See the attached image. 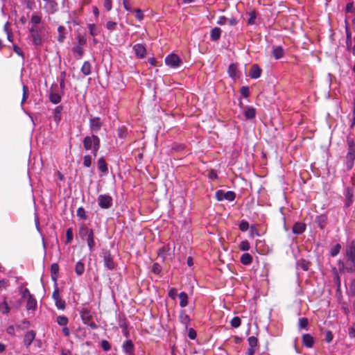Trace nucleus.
I'll use <instances>...</instances> for the list:
<instances>
[{
	"mask_svg": "<svg viewBox=\"0 0 355 355\" xmlns=\"http://www.w3.org/2000/svg\"><path fill=\"white\" fill-rule=\"evenodd\" d=\"M306 230V225L302 223H296L293 227V233L295 234H301Z\"/></svg>",
	"mask_w": 355,
	"mask_h": 355,
	"instance_id": "f3484780",
	"label": "nucleus"
},
{
	"mask_svg": "<svg viewBox=\"0 0 355 355\" xmlns=\"http://www.w3.org/2000/svg\"><path fill=\"white\" fill-rule=\"evenodd\" d=\"M326 218L324 216H320L318 218V225L320 227L321 229L324 228V224H325Z\"/></svg>",
	"mask_w": 355,
	"mask_h": 355,
	"instance_id": "338daca9",
	"label": "nucleus"
},
{
	"mask_svg": "<svg viewBox=\"0 0 355 355\" xmlns=\"http://www.w3.org/2000/svg\"><path fill=\"white\" fill-rule=\"evenodd\" d=\"M239 249L242 251H248L250 250V243L247 240L243 241L240 243Z\"/></svg>",
	"mask_w": 355,
	"mask_h": 355,
	"instance_id": "37998d69",
	"label": "nucleus"
},
{
	"mask_svg": "<svg viewBox=\"0 0 355 355\" xmlns=\"http://www.w3.org/2000/svg\"><path fill=\"white\" fill-rule=\"evenodd\" d=\"M58 41L60 43H62L64 42L66 36H65V28L63 26H60L58 28Z\"/></svg>",
	"mask_w": 355,
	"mask_h": 355,
	"instance_id": "7c9ffc66",
	"label": "nucleus"
},
{
	"mask_svg": "<svg viewBox=\"0 0 355 355\" xmlns=\"http://www.w3.org/2000/svg\"><path fill=\"white\" fill-rule=\"evenodd\" d=\"M62 111V107L61 105L57 106L53 111L54 120L57 122L61 119V112Z\"/></svg>",
	"mask_w": 355,
	"mask_h": 355,
	"instance_id": "f704fd0d",
	"label": "nucleus"
},
{
	"mask_svg": "<svg viewBox=\"0 0 355 355\" xmlns=\"http://www.w3.org/2000/svg\"><path fill=\"white\" fill-rule=\"evenodd\" d=\"M10 311V307L6 300V297H3V300L0 302V313L3 314H8Z\"/></svg>",
	"mask_w": 355,
	"mask_h": 355,
	"instance_id": "aec40b11",
	"label": "nucleus"
},
{
	"mask_svg": "<svg viewBox=\"0 0 355 355\" xmlns=\"http://www.w3.org/2000/svg\"><path fill=\"white\" fill-rule=\"evenodd\" d=\"M42 21V17L39 15L34 13L32 15L30 23L29 24H40Z\"/></svg>",
	"mask_w": 355,
	"mask_h": 355,
	"instance_id": "58836bf2",
	"label": "nucleus"
},
{
	"mask_svg": "<svg viewBox=\"0 0 355 355\" xmlns=\"http://www.w3.org/2000/svg\"><path fill=\"white\" fill-rule=\"evenodd\" d=\"M261 69L257 64H253L249 76L253 79H257L261 76Z\"/></svg>",
	"mask_w": 355,
	"mask_h": 355,
	"instance_id": "2eb2a0df",
	"label": "nucleus"
},
{
	"mask_svg": "<svg viewBox=\"0 0 355 355\" xmlns=\"http://www.w3.org/2000/svg\"><path fill=\"white\" fill-rule=\"evenodd\" d=\"M56 322L58 325L62 326V327H65L67 325V324L69 322V320H68L67 317H66L64 315H59L57 317Z\"/></svg>",
	"mask_w": 355,
	"mask_h": 355,
	"instance_id": "c9c22d12",
	"label": "nucleus"
},
{
	"mask_svg": "<svg viewBox=\"0 0 355 355\" xmlns=\"http://www.w3.org/2000/svg\"><path fill=\"white\" fill-rule=\"evenodd\" d=\"M237 67L234 64H231L228 68V73L231 78H234L236 76Z\"/></svg>",
	"mask_w": 355,
	"mask_h": 355,
	"instance_id": "4c0bfd02",
	"label": "nucleus"
},
{
	"mask_svg": "<svg viewBox=\"0 0 355 355\" xmlns=\"http://www.w3.org/2000/svg\"><path fill=\"white\" fill-rule=\"evenodd\" d=\"M297 265L300 267L303 270H307L309 267V263L304 259H301L297 262Z\"/></svg>",
	"mask_w": 355,
	"mask_h": 355,
	"instance_id": "c03bdc74",
	"label": "nucleus"
},
{
	"mask_svg": "<svg viewBox=\"0 0 355 355\" xmlns=\"http://www.w3.org/2000/svg\"><path fill=\"white\" fill-rule=\"evenodd\" d=\"M103 7L107 11H110L112 10V0H104L103 1Z\"/></svg>",
	"mask_w": 355,
	"mask_h": 355,
	"instance_id": "e2e57ef3",
	"label": "nucleus"
},
{
	"mask_svg": "<svg viewBox=\"0 0 355 355\" xmlns=\"http://www.w3.org/2000/svg\"><path fill=\"white\" fill-rule=\"evenodd\" d=\"M341 249L340 244L338 243L333 246L331 249L330 254L332 257H336L338 254Z\"/></svg>",
	"mask_w": 355,
	"mask_h": 355,
	"instance_id": "ea45409f",
	"label": "nucleus"
},
{
	"mask_svg": "<svg viewBox=\"0 0 355 355\" xmlns=\"http://www.w3.org/2000/svg\"><path fill=\"white\" fill-rule=\"evenodd\" d=\"M272 55L276 60L282 58L284 55V50L281 46H274L272 47Z\"/></svg>",
	"mask_w": 355,
	"mask_h": 355,
	"instance_id": "dca6fc26",
	"label": "nucleus"
},
{
	"mask_svg": "<svg viewBox=\"0 0 355 355\" xmlns=\"http://www.w3.org/2000/svg\"><path fill=\"white\" fill-rule=\"evenodd\" d=\"M179 299H180V306L181 307H185L187 306L188 304V295L186 293L184 292H181L179 295Z\"/></svg>",
	"mask_w": 355,
	"mask_h": 355,
	"instance_id": "a878e982",
	"label": "nucleus"
},
{
	"mask_svg": "<svg viewBox=\"0 0 355 355\" xmlns=\"http://www.w3.org/2000/svg\"><path fill=\"white\" fill-rule=\"evenodd\" d=\"M103 261L105 266L109 270H113L115 268V263L110 252H105L103 254Z\"/></svg>",
	"mask_w": 355,
	"mask_h": 355,
	"instance_id": "9d476101",
	"label": "nucleus"
},
{
	"mask_svg": "<svg viewBox=\"0 0 355 355\" xmlns=\"http://www.w3.org/2000/svg\"><path fill=\"white\" fill-rule=\"evenodd\" d=\"M345 11L346 12L353 13L354 12V3L349 2L347 3L345 7Z\"/></svg>",
	"mask_w": 355,
	"mask_h": 355,
	"instance_id": "680f3d73",
	"label": "nucleus"
},
{
	"mask_svg": "<svg viewBox=\"0 0 355 355\" xmlns=\"http://www.w3.org/2000/svg\"><path fill=\"white\" fill-rule=\"evenodd\" d=\"M58 8V4L55 0L47 1L45 3L44 9L49 14L55 13Z\"/></svg>",
	"mask_w": 355,
	"mask_h": 355,
	"instance_id": "9b49d317",
	"label": "nucleus"
},
{
	"mask_svg": "<svg viewBox=\"0 0 355 355\" xmlns=\"http://www.w3.org/2000/svg\"><path fill=\"white\" fill-rule=\"evenodd\" d=\"M249 19L248 20V24L250 25H253L255 24V19L257 18V14L255 11H252L249 12Z\"/></svg>",
	"mask_w": 355,
	"mask_h": 355,
	"instance_id": "8fccbe9b",
	"label": "nucleus"
},
{
	"mask_svg": "<svg viewBox=\"0 0 355 355\" xmlns=\"http://www.w3.org/2000/svg\"><path fill=\"white\" fill-rule=\"evenodd\" d=\"M101 347L104 351L107 352L111 349V345L107 340H103L101 341Z\"/></svg>",
	"mask_w": 355,
	"mask_h": 355,
	"instance_id": "5fc2aeb1",
	"label": "nucleus"
},
{
	"mask_svg": "<svg viewBox=\"0 0 355 355\" xmlns=\"http://www.w3.org/2000/svg\"><path fill=\"white\" fill-rule=\"evenodd\" d=\"M248 227H249L248 223L245 220H241V222L239 224L240 230L242 232H246L248 230Z\"/></svg>",
	"mask_w": 355,
	"mask_h": 355,
	"instance_id": "603ef678",
	"label": "nucleus"
},
{
	"mask_svg": "<svg viewBox=\"0 0 355 355\" xmlns=\"http://www.w3.org/2000/svg\"><path fill=\"white\" fill-rule=\"evenodd\" d=\"M179 319L180 322L183 324L186 328H187L190 322V318L184 310L180 311Z\"/></svg>",
	"mask_w": 355,
	"mask_h": 355,
	"instance_id": "412c9836",
	"label": "nucleus"
},
{
	"mask_svg": "<svg viewBox=\"0 0 355 355\" xmlns=\"http://www.w3.org/2000/svg\"><path fill=\"white\" fill-rule=\"evenodd\" d=\"M117 24L116 22L112 21H107L105 24L106 28L110 31V32L114 31L116 30Z\"/></svg>",
	"mask_w": 355,
	"mask_h": 355,
	"instance_id": "a18cd8bd",
	"label": "nucleus"
},
{
	"mask_svg": "<svg viewBox=\"0 0 355 355\" xmlns=\"http://www.w3.org/2000/svg\"><path fill=\"white\" fill-rule=\"evenodd\" d=\"M59 271V266L58 263H53L51 266V277L54 282L57 281L58 274Z\"/></svg>",
	"mask_w": 355,
	"mask_h": 355,
	"instance_id": "c85d7f7f",
	"label": "nucleus"
},
{
	"mask_svg": "<svg viewBox=\"0 0 355 355\" xmlns=\"http://www.w3.org/2000/svg\"><path fill=\"white\" fill-rule=\"evenodd\" d=\"M9 286V282L6 279H2L0 280V289H6Z\"/></svg>",
	"mask_w": 355,
	"mask_h": 355,
	"instance_id": "69168bd1",
	"label": "nucleus"
},
{
	"mask_svg": "<svg viewBox=\"0 0 355 355\" xmlns=\"http://www.w3.org/2000/svg\"><path fill=\"white\" fill-rule=\"evenodd\" d=\"M52 298L55 301V304L58 309L64 310L66 308L65 302L61 298L58 289L57 288H55L52 293Z\"/></svg>",
	"mask_w": 355,
	"mask_h": 355,
	"instance_id": "0eeeda50",
	"label": "nucleus"
},
{
	"mask_svg": "<svg viewBox=\"0 0 355 355\" xmlns=\"http://www.w3.org/2000/svg\"><path fill=\"white\" fill-rule=\"evenodd\" d=\"M122 349L127 355H134V344L130 340H127L123 343Z\"/></svg>",
	"mask_w": 355,
	"mask_h": 355,
	"instance_id": "ddd939ff",
	"label": "nucleus"
},
{
	"mask_svg": "<svg viewBox=\"0 0 355 355\" xmlns=\"http://www.w3.org/2000/svg\"><path fill=\"white\" fill-rule=\"evenodd\" d=\"M87 28L89 29V34L93 37H95L100 33L98 28L94 24H88Z\"/></svg>",
	"mask_w": 355,
	"mask_h": 355,
	"instance_id": "72a5a7b5",
	"label": "nucleus"
},
{
	"mask_svg": "<svg viewBox=\"0 0 355 355\" xmlns=\"http://www.w3.org/2000/svg\"><path fill=\"white\" fill-rule=\"evenodd\" d=\"M221 32V29L218 27H215L211 29L210 33L211 40L214 42L218 41L220 37Z\"/></svg>",
	"mask_w": 355,
	"mask_h": 355,
	"instance_id": "6ab92c4d",
	"label": "nucleus"
},
{
	"mask_svg": "<svg viewBox=\"0 0 355 355\" xmlns=\"http://www.w3.org/2000/svg\"><path fill=\"white\" fill-rule=\"evenodd\" d=\"M98 168L103 173H107L108 171L107 166L104 158L101 157L98 160Z\"/></svg>",
	"mask_w": 355,
	"mask_h": 355,
	"instance_id": "b1692460",
	"label": "nucleus"
},
{
	"mask_svg": "<svg viewBox=\"0 0 355 355\" xmlns=\"http://www.w3.org/2000/svg\"><path fill=\"white\" fill-rule=\"evenodd\" d=\"M73 52L77 55L78 58H81L84 54V50L80 45H76L72 49Z\"/></svg>",
	"mask_w": 355,
	"mask_h": 355,
	"instance_id": "e433bc0d",
	"label": "nucleus"
},
{
	"mask_svg": "<svg viewBox=\"0 0 355 355\" xmlns=\"http://www.w3.org/2000/svg\"><path fill=\"white\" fill-rule=\"evenodd\" d=\"M92 229L88 228L85 225H83L79 228V234L83 239H85L90 232H93Z\"/></svg>",
	"mask_w": 355,
	"mask_h": 355,
	"instance_id": "a211bd4d",
	"label": "nucleus"
},
{
	"mask_svg": "<svg viewBox=\"0 0 355 355\" xmlns=\"http://www.w3.org/2000/svg\"><path fill=\"white\" fill-rule=\"evenodd\" d=\"M302 343L307 347H312L313 345V338L309 334H304L302 336Z\"/></svg>",
	"mask_w": 355,
	"mask_h": 355,
	"instance_id": "4be33fe9",
	"label": "nucleus"
},
{
	"mask_svg": "<svg viewBox=\"0 0 355 355\" xmlns=\"http://www.w3.org/2000/svg\"><path fill=\"white\" fill-rule=\"evenodd\" d=\"M241 94L244 97V98H248L250 95V91H249V88L248 87H242L241 88Z\"/></svg>",
	"mask_w": 355,
	"mask_h": 355,
	"instance_id": "13d9d810",
	"label": "nucleus"
},
{
	"mask_svg": "<svg viewBox=\"0 0 355 355\" xmlns=\"http://www.w3.org/2000/svg\"><path fill=\"white\" fill-rule=\"evenodd\" d=\"M133 51H135L137 57L144 58L146 53L145 46L141 44H136L133 46Z\"/></svg>",
	"mask_w": 355,
	"mask_h": 355,
	"instance_id": "f8f14e48",
	"label": "nucleus"
},
{
	"mask_svg": "<svg viewBox=\"0 0 355 355\" xmlns=\"http://www.w3.org/2000/svg\"><path fill=\"white\" fill-rule=\"evenodd\" d=\"M103 122L98 116H90L89 119V130L93 134L98 133L101 129Z\"/></svg>",
	"mask_w": 355,
	"mask_h": 355,
	"instance_id": "20e7f679",
	"label": "nucleus"
},
{
	"mask_svg": "<svg viewBox=\"0 0 355 355\" xmlns=\"http://www.w3.org/2000/svg\"><path fill=\"white\" fill-rule=\"evenodd\" d=\"M35 338V333L33 331H28L25 336L24 339V344L26 347H28Z\"/></svg>",
	"mask_w": 355,
	"mask_h": 355,
	"instance_id": "4468645a",
	"label": "nucleus"
},
{
	"mask_svg": "<svg viewBox=\"0 0 355 355\" xmlns=\"http://www.w3.org/2000/svg\"><path fill=\"white\" fill-rule=\"evenodd\" d=\"M244 115L248 119H254L256 116V110L252 107H248L244 112Z\"/></svg>",
	"mask_w": 355,
	"mask_h": 355,
	"instance_id": "cd10ccee",
	"label": "nucleus"
},
{
	"mask_svg": "<svg viewBox=\"0 0 355 355\" xmlns=\"http://www.w3.org/2000/svg\"><path fill=\"white\" fill-rule=\"evenodd\" d=\"M349 291L352 295H355V279L351 281L349 284Z\"/></svg>",
	"mask_w": 355,
	"mask_h": 355,
	"instance_id": "774afa93",
	"label": "nucleus"
},
{
	"mask_svg": "<svg viewBox=\"0 0 355 355\" xmlns=\"http://www.w3.org/2000/svg\"><path fill=\"white\" fill-rule=\"evenodd\" d=\"M216 197L217 200L219 201H222L223 200H227L228 201H233L236 198V195H235L234 192H233L232 191H228L225 192L222 190H218L216 193Z\"/></svg>",
	"mask_w": 355,
	"mask_h": 355,
	"instance_id": "423d86ee",
	"label": "nucleus"
},
{
	"mask_svg": "<svg viewBox=\"0 0 355 355\" xmlns=\"http://www.w3.org/2000/svg\"><path fill=\"white\" fill-rule=\"evenodd\" d=\"M249 347L254 348L256 349L257 344H258V340L255 336H250L248 339Z\"/></svg>",
	"mask_w": 355,
	"mask_h": 355,
	"instance_id": "a19ab883",
	"label": "nucleus"
},
{
	"mask_svg": "<svg viewBox=\"0 0 355 355\" xmlns=\"http://www.w3.org/2000/svg\"><path fill=\"white\" fill-rule=\"evenodd\" d=\"M91 69L92 65L89 61L84 62L82 67H81V72L84 76H88L91 73Z\"/></svg>",
	"mask_w": 355,
	"mask_h": 355,
	"instance_id": "393cba45",
	"label": "nucleus"
},
{
	"mask_svg": "<svg viewBox=\"0 0 355 355\" xmlns=\"http://www.w3.org/2000/svg\"><path fill=\"white\" fill-rule=\"evenodd\" d=\"M84 271H85L84 263L81 261H78L76 264V268H75L76 273L77 274V275L80 276L83 274Z\"/></svg>",
	"mask_w": 355,
	"mask_h": 355,
	"instance_id": "2f4dec72",
	"label": "nucleus"
},
{
	"mask_svg": "<svg viewBox=\"0 0 355 355\" xmlns=\"http://www.w3.org/2000/svg\"><path fill=\"white\" fill-rule=\"evenodd\" d=\"M85 239L87 240V245H88L89 250L92 251V250L95 245L94 232H90V234L89 236H87V237Z\"/></svg>",
	"mask_w": 355,
	"mask_h": 355,
	"instance_id": "c756f323",
	"label": "nucleus"
},
{
	"mask_svg": "<svg viewBox=\"0 0 355 355\" xmlns=\"http://www.w3.org/2000/svg\"><path fill=\"white\" fill-rule=\"evenodd\" d=\"M308 325V320L306 318H300L298 321L300 329H306Z\"/></svg>",
	"mask_w": 355,
	"mask_h": 355,
	"instance_id": "09e8293b",
	"label": "nucleus"
},
{
	"mask_svg": "<svg viewBox=\"0 0 355 355\" xmlns=\"http://www.w3.org/2000/svg\"><path fill=\"white\" fill-rule=\"evenodd\" d=\"M77 216L83 219H86V211L83 207H79L77 209Z\"/></svg>",
	"mask_w": 355,
	"mask_h": 355,
	"instance_id": "3c124183",
	"label": "nucleus"
},
{
	"mask_svg": "<svg viewBox=\"0 0 355 355\" xmlns=\"http://www.w3.org/2000/svg\"><path fill=\"white\" fill-rule=\"evenodd\" d=\"M92 165V157L89 155H86L83 157V166L89 168Z\"/></svg>",
	"mask_w": 355,
	"mask_h": 355,
	"instance_id": "de8ad7c7",
	"label": "nucleus"
},
{
	"mask_svg": "<svg viewBox=\"0 0 355 355\" xmlns=\"http://www.w3.org/2000/svg\"><path fill=\"white\" fill-rule=\"evenodd\" d=\"M42 31H37L30 33L32 43L35 46H40L42 44Z\"/></svg>",
	"mask_w": 355,
	"mask_h": 355,
	"instance_id": "6e6552de",
	"label": "nucleus"
},
{
	"mask_svg": "<svg viewBox=\"0 0 355 355\" xmlns=\"http://www.w3.org/2000/svg\"><path fill=\"white\" fill-rule=\"evenodd\" d=\"M241 262L243 265H250L252 261V257L249 253H244L241 255L240 259Z\"/></svg>",
	"mask_w": 355,
	"mask_h": 355,
	"instance_id": "bb28decb",
	"label": "nucleus"
},
{
	"mask_svg": "<svg viewBox=\"0 0 355 355\" xmlns=\"http://www.w3.org/2000/svg\"><path fill=\"white\" fill-rule=\"evenodd\" d=\"M98 204L102 209H109L113 205V199L108 194H101L98 197Z\"/></svg>",
	"mask_w": 355,
	"mask_h": 355,
	"instance_id": "39448f33",
	"label": "nucleus"
},
{
	"mask_svg": "<svg viewBox=\"0 0 355 355\" xmlns=\"http://www.w3.org/2000/svg\"><path fill=\"white\" fill-rule=\"evenodd\" d=\"M168 250V247H162L159 250L158 256L162 257L163 259L166 258V252Z\"/></svg>",
	"mask_w": 355,
	"mask_h": 355,
	"instance_id": "6e6d98bb",
	"label": "nucleus"
},
{
	"mask_svg": "<svg viewBox=\"0 0 355 355\" xmlns=\"http://www.w3.org/2000/svg\"><path fill=\"white\" fill-rule=\"evenodd\" d=\"M67 243H69L73 239V233L71 228L67 230L66 232Z\"/></svg>",
	"mask_w": 355,
	"mask_h": 355,
	"instance_id": "052dcab7",
	"label": "nucleus"
},
{
	"mask_svg": "<svg viewBox=\"0 0 355 355\" xmlns=\"http://www.w3.org/2000/svg\"><path fill=\"white\" fill-rule=\"evenodd\" d=\"M22 88H23V96H22V99H21V107H23V104L24 103V102L26 101V99L28 97V89L26 85H23ZM22 109L24 110V107H22Z\"/></svg>",
	"mask_w": 355,
	"mask_h": 355,
	"instance_id": "79ce46f5",
	"label": "nucleus"
},
{
	"mask_svg": "<svg viewBox=\"0 0 355 355\" xmlns=\"http://www.w3.org/2000/svg\"><path fill=\"white\" fill-rule=\"evenodd\" d=\"M21 297L22 298H24V299H28L30 297V296H33L29 290L27 288H24L21 291Z\"/></svg>",
	"mask_w": 355,
	"mask_h": 355,
	"instance_id": "bf43d9fd",
	"label": "nucleus"
},
{
	"mask_svg": "<svg viewBox=\"0 0 355 355\" xmlns=\"http://www.w3.org/2000/svg\"><path fill=\"white\" fill-rule=\"evenodd\" d=\"M13 51L15 53H17L18 55H19L22 58H24V53H23L22 50L18 46L13 45Z\"/></svg>",
	"mask_w": 355,
	"mask_h": 355,
	"instance_id": "0e129e2a",
	"label": "nucleus"
},
{
	"mask_svg": "<svg viewBox=\"0 0 355 355\" xmlns=\"http://www.w3.org/2000/svg\"><path fill=\"white\" fill-rule=\"evenodd\" d=\"M165 64L170 68L178 69L182 64V61L178 55L171 53L165 58Z\"/></svg>",
	"mask_w": 355,
	"mask_h": 355,
	"instance_id": "7ed1b4c3",
	"label": "nucleus"
},
{
	"mask_svg": "<svg viewBox=\"0 0 355 355\" xmlns=\"http://www.w3.org/2000/svg\"><path fill=\"white\" fill-rule=\"evenodd\" d=\"M49 100L53 104H58L61 101V96L59 94L51 92L49 95Z\"/></svg>",
	"mask_w": 355,
	"mask_h": 355,
	"instance_id": "473e14b6",
	"label": "nucleus"
},
{
	"mask_svg": "<svg viewBox=\"0 0 355 355\" xmlns=\"http://www.w3.org/2000/svg\"><path fill=\"white\" fill-rule=\"evenodd\" d=\"M30 28H29V32H33L37 31H43V27L40 26V24H29Z\"/></svg>",
	"mask_w": 355,
	"mask_h": 355,
	"instance_id": "864d4df0",
	"label": "nucleus"
},
{
	"mask_svg": "<svg viewBox=\"0 0 355 355\" xmlns=\"http://www.w3.org/2000/svg\"><path fill=\"white\" fill-rule=\"evenodd\" d=\"M83 147L85 150L91 151V153L96 157L97 152L98 151L101 146V141L98 137L94 134L89 136H86L83 139Z\"/></svg>",
	"mask_w": 355,
	"mask_h": 355,
	"instance_id": "f03ea898",
	"label": "nucleus"
},
{
	"mask_svg": "<svg viewBox=\"0 0 355 355\" xmlns=\"http://www.w3.org/2000/svg\"><path fill=\"white\" fill-rule=\"evenodd\" d=\"M230 324L232 327L238 328L241 325V319L239 317L235 316L234 317L231 321Z\"/></svg>",
	"mask_w": 355,
	"mask_h": 355,
	"instance_id": "49530a36",
	"label": "nucleus"
},
{
	"mask_svg": "<svg viewBox=\"0 0 355 355\" xmlns=\"http://www.w3.org/2000/svg\"><path fill=\"white\" fill-rule=\"evenodd\" d=\"M348 151L347 159L353 164L355 159V145L352 139H347Z\"/></svg>",
	"mask_w": 355,
	"mask_h": 355,
	"instance_id": "1a4fd4ad",
	"label": "nucleus"
},
{
	"mask_svg": "<svg viewBox=\"0 0 355 355\" xmlns=\"http://www.w3.org/2000/svg\"><path fill=\"white\" fill-rule=\"evenodd\" d=\"M77 39H78V44L77 45H80V46H83L86 44L87 40L84 36L78 35L77 36Z\"/></svg>",
	"mask_w": 355,
	"mask_h": 355,
	"instance_id": "4d7b16f0",
	"label": "nucleus"
},
{
	"mask_svg": "<svg viewBox=\"0 0 355 355\" xmlns=\"http://www.w3.org/2000/svg\"><path fill=\"white\" fill-rule=\"evenodd\" d=\"M37 300L33 296H30V297L27 299L26 309L35 311L37 308Z\"/></svg>",
	"mask_w": 355,
	"mask_h": 355,
	"instance_id": "5701e85b",
	"label": "nucleus"
},
{
	"mask_svg": "<svg viewBox=\"0 0 355 355\" xmlns=\"http://www.w3.org/2000/svg\"><path fill=\"white\" fill-rule=\"evenodd\" d=\"M346 262H339V268L349 272L355 271V243L352 241L347 245L345 250Z\"/></svg>",
	"mask_w": 355,
	"mask_h": 355,
	"instance_id": "f257e3e1",
	"label": "nucleus"
}]
</instances>
